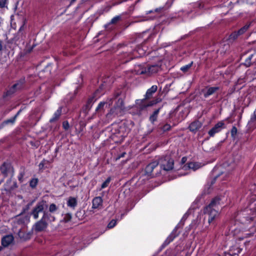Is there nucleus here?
I'll list each match as a JSON object with an SVG mask.
<instances>
[{
    "instance_id": "obj_26",
    "label": "nucleus",
    "mask_w": 256,
    "mask_h": 256,
    "mask_svg": "<svg viewBox=\"0 0 256 256\" xmlns=\"http://www.w3.org/2000/svg\"><path fill=\"white\" fill-rule=\"evenodd\" d=\"M240 36L238 32V31L237 32H232L230 36V37H229V40H236L238 36Z\"/></svg>"
},
{
    "instance_id": "obj_5",
    "label": "nucleus",
    "mask_w": 256,
    "mask_h": 256,
    "mask_svg": "<svg viewBox=\"0 0 256 256\" xmlns=\"http://www.w3.org/2000/svg\"><path fill=\"white\" fill-rule=\"evenodd\" d=\"M47 208L46 202L42 200L38 202L32 212V214L34 218L36 220L39 217V214L44 212L45 208Z\"/></svg>"
},
{
    "instance_id": "obj_9",
    "label": "nucleus",
    "mask_w": 256,
    "mask_h": 256,
    "mask_svg": "<svg viewBox=\"0 0 256 256\" xmlns=\"http://www.w3.org/2000/svg\"><path fill=\"white\" fill-rule=\"evenodd\" d=\"M158 164V162L156 161L153 162L148 164L145 168V174L148 176H154V174H152V172Z\"/></svg>"
},
{
    "instance_id": "obj_35",
    "label": "nucleus",
    "mask_w": 256,
    "mask_h": 256,
    "mask_svg": "<svg viewBox=\"0 0 256 256\" xmlns=\"http://www.w3.org/2000/svg\"><path fill=\"white\" fill-rule=\"evenodd\" d=\"M18 235L20 239L24 240L26 238L24 232L20 229L19 230Z\"/></svg>"
},
{
    "instance_id": "obj_52",
    "label": "nucleus",
    "mask_w": 256,
    "mask_h": 256,
    "mask_svg": "<svg viewBox=\"0 0 256 256\" xmlns=\"http://www.w3.org/2000/svg\"><path fill=\"white\" fill-rule=\"evenodd\" d=\"M20 110H19V111L17 112V114L14 116H16V117L18 116V115L20 114Z\"/></svg>"
},
{
    "instance_id": "obj_38",
    "label": "nucleus",
    "mask_w": 256,
    "mask_h": 256,
    "mask_svg": "<svg viewBox=\"0 0 256 256\" xmlns=\"http://www.w3.org/2000/svg\"><path fill=\"white\" fill-rule=\"evenodd\" d=\"M170 126L169 124H166L163 126L162 129L163 131L166 132L169 130L170 129Z\"/></svg>"
},
{
    "instance_id": "obj_34",
    "label": "nucleus",
    "mask_w": 256,
    "mask_h": 256,
    "mask_svg": "<svg viewBox=\"0 0 256 256\" xmlns=\"http://www.w3.org/2000/svg\"><path fill=\"white\" fill-rule=\"evenodd\" d=\"M38 184V180L36 178H34L30 182V186L32 188H34Z\"/></svg>"
},
{
    "instance_id": "obj_1",
    "label": "nucleus",
    "mask_w": 256,
    "mask_h": 256,
    "mask_svg": "<svg viewBox=\"0 0 256 256\" xmlns=\"http://www.w3.org/2000/svg\"><path fill=\"white\" fill-rule=\"evenodd\" d=\"M221 198L216 196L214 198L210 203L206 206L204 210L205 214L208 216V223L215 226L216 220L219 216V206L220 205Z\"/></svg>"
},
{
    "instance_id": "obj_51",
    "label": "nucleus",
    "mask_w": 256,
    "mask_h": 256,
    "mask_svg": "<svg viewBox=\"0 0 256 256\" xmlns=\"http://www.w3.org/2000/svg\"><path fill=\"white\" fill-rule=\"evenodd\" d=\"M154 12V11H153V10H150V11L147 12H146V14H148L152 13V12Z\"/></svg>"
},
{
    "instance_id": "obj_25",
    "label": "nucleus",
    "mask_w": 256,
    "mask_h": 256,
    "mask_svg": "<svg viewBox=\"0 0 256 256\" xmlns=\"http://www.w3.org/2000/svg\"><path fill=\"white\" fill-rule=\"evenodd\" d=\"M121 18H122L120 16H114L112 19L109 24H116L121 20Z\"/></svg>"
},
{
    "instance_id": "obj_2",
    "label": "nucleus",
    "mask_w": 256,
    "mask_h": 256,
    "mask_svg": "<svg viewBox=\"0 0 256 256\" xmlns=\"http://www.w3.org/2000/svg\"><path fill=\"white\" fill-rule=\"evenodd\" d=\"M125 110V108L123 100L119 98L116 102L115 106L112 108L110 112L106 114V117L108 118L112 119L116 116H121L122 114Z\"/></svg>"
},
{
    "instance_id": "obj_48",
    "label": "nucleus",
    "mask_w": 256,
    "mask_h": 256,
    "mask_svg": "<svg viewBox=\"0 0 256 256\" xmlns=\"http://www.w3.org/2000/svg\"><path fill=\"white\" fill-rule=\"evenodd\" d=\"M186 158L184 157L182 158V163H184L186 162Z\"/></svg>"
},
{
    "instance_id": "obj_32",
    "label": "nucleus",
    "mask_w": 256,
    "mask_h": 256,
    "mask_svg": "<svg viewBox=\"0 0 256 256\" xmlns=\"http://www.w3.org/2000/svg\"><path fill=\"white\" fill-rule=\"evenodd\" d=\"M231 136L232 138H235L237 134V128L236 126H234L231 130Z\"/></svg>"
},
{
    "instance_id": "obj_21",
    "label": "nucleus",
    "mask_w": 256,
    "mask_h": 256,
    "mask_svg": "<svg viewBox=\"0 0 256 256\" xmlns=\"http://www.w3.org/2000/svg\"><path fill=\"white\" fill-rule=\"evenodd\" d=\"M160 108L156 110H154V113L150 116V120L152 122L154 123L155 121L156 120L158 114L159 113V112L160 110Z\"/></svg>"
},
{
    "instance_id": "obj_39",
    "label": "nucleus",
    "mask_w": 256,
    "mask_h": 256,
    "mask_svg": "<svg viewBox=\"0 0 256 256\" xmlns=\"http://www.w3.org/2000/svg\"><path fill=\"white\" fill-rule=\"evenodd\" d=\"M124 56L126 57V56H128V60H126L125 62H127L128 61H129L130 60H132L133 58L132 56V54L131 53H126L124 54Z\"/></svg>"
},
{
    "instance_id": "obj_7",
    "label": "nucleus",
    "mask_w": 256,
    "mask_h": 256,
    "mask_svg": "<svg viewBox=\"0 0 256 256\" xmlns=\"http://www.w3.org/2000/svg\"><path fill=\"white\" fill-rule=\"evenodd\" d=\"M24 83V79H20L16 83L14 84L10 89L7 91L6 96H10L18 90H20L23 87Z\"/></svg>"
},
{
    "instance_id": "obj_33",
    "label": "nucleus",
    "mask_w": 256,
    "mask_h": 256,
    "mask_svg": "<svg viewBox=\"0 0 256 256\" xmlns=\"http://www.w3.org/2000/svg\"><path fill=\"white\" fill-rule=\"evenodd\" d=\"M116 220H112L108 224V228H114L116 225Z\"/></svg>"
},
{
    "instance_id": "obj_40",
    "label": "nucleus",
    "mask_w": 256,
    "mask_h": 256,
    "mask_svg": "<svg viewBox=\"0 0 256 256\" xmlns=\"http://www.w3.org/2000/svg\"><path fill=\"white\" fill-rule=\"evenodd\" d=\"M62 126L66 130L69 128V124L67 122H64L62 124Z\"/></svg>"
},
{
    "instance_id": "obj_14",
    "label": "nucleus",
    "mask_w": 256,
    "mask_h": 256,
    "mask_svg": "<svg viewBox=\"0 0 256 256\" xmlns=\"http://www.w3.org/2000/svg\"><path fill=\"white\" fill-rule=\"evenodd\" d=\"M146 98L142 100H137L136 102V104L138 106V108L140 110V112H141L146 108L148 107V104L146 102Z\"/></svg>"
},
{
    "instance_id": "obj_30",
    "label": "nucleus",
    "mask_w": 256,
    "mask_h": 256,
    "mask_svg": "<svg viewBox=\"0 0 256 256\" xmlns=\"http://www.w3.org/2000/svg\"><path fill=\"white\" fill-rule=\"evenodd\" d=\"M253 56V54H250L246 60L244 62V65L246 66H249L251 64V59Z\"/></svg>"
},
{
    "instance_id": "obj_11",
    "label": "nucleus",
    "mask_w": 256,
    "mask_h": 256,
    "mask_svg": "<svg viewBox=\"0 0 256 256\" xmlns=\"http://www.w3.org/2000/svg\"><path fill=\"white\" fill-rule=\"evenodd\" d=\"M48 226V223L42 218L36 222L34 224V230L36 232L44 230Z\"/></svg>"
},
{
    "instance_id": "obj_16",
    "label": "nucleus",
    "mask_w": 256,
    "mask_h": 256,
    "mask_svg": "<svg viewBox=\"0 0 256 256\" xmlns=\"http://www.w3.org/2000/svg\"><path fill=\"white\" fill-rule=\"evenodd\" d=\"M202 126V124L198 120H196L191 123L189 126L190 130L192 132H196L199 130Z\"/></svg>"
},
{
    "instance_id": "obj_17",
    "label": "nucleus",
    "mask_w": 256,
    "mask_h": 256,
    "mask_svg": "<svg viewBox=\"0 0 256 256\" xmlns=\"http://www.w3.org/2000/svg\"><path fill=\"white\" fill-rule=\"evenodd\" d=\"M157 89L158 86L156 85H154L150 88L148 89L145 94L146 99L150 98L153 94H154L157 90Z\"/></svg>"
},
{
    "instance_id": "obj_44",
    "label": "nucleus",
    "mask_w": 256,
    "mask_h": 256,
    "mask_svg": "<svg viewBox=\"0 0 256 256\" xmlns=\"http://www.w3.org/2000/svg\"><path fill=\"white\" fill-rule=\"evenodd\" d=\"M6 0H0V6L4 7L6 3Z\"/></svg>"
},
{
    "instance_id": "obj_23",
    "label": "nucleus",
    "mask_w": 256,
    "mask_h": 256,
    "mask_svg": "<svg viewBox=\"0 0 256 256\" xmlns=\"http://www.w3.org/2000/svg\"><path fill=\"white\" fill-rule=\"evenodd\" d=\"M192 64H193V62H192L190 63L189 64H186V66H182L180 68V70L184 72H187L189 70L190 68L192 67Z\"/></svg>"
},
{
    "instance_id": "obj_36",
    "label": "nucleus",
    "mask_w": 256,
    "mask_h": 256,
    "mask_svg": "<svg viewBox=\"0 0 256 256\" xmlns=\"http://www.w3.org/2000/svg\"><path fill=\"white\" fill-rule=\"evenodd\" d=\"M72 218V214H66L64 216V220L66 222H68Z\"/></svg>"
},
{
    "instance_id": "obj_29",
    "label": "nucleus",
    "mask_w": 256,
    "mask_h": 256,
    "mask_svg": "<svg viewBox=\"0 0 256 256\" xmlns=\"http://www.w3.org/2000/svg\"><path fill=\"white\" fill-rule=\"evenodd\" d=\"M16 116H14V118H12L10 119L7 120L2 122V126H4V125L7 124L9 123L14 124L16 120Z\"/></svg>"
},
{
    "instance_id": "obj_43",
    "label": "nucleus",
    "mask_w": 256,
    "mask_h": 256,
    "mask_svg": "<svg viewBox=\"0 0 256 256\" xmlns=\"http://www.w3.org/2000/svg\"><path fill=\"white\" fill-rule=\"evenodd\" d=\"M147 104L148 107L153 106L154 105L156 104L154 100H151L149 102H147Z\"/></svg>"
},
{
    "instance_id": "obj_24",
    "label": "nucleus",
    "mask_w": 256,
    "mask_h": 256,
    "mask_svg": "<svg viewBox=\"0 0 256 256\" xmlns=\"http://www.w3.org/2000/svg\"><path fill=\"white\" fill-rule=\"evenodd\" d=\"M188 167L190 169H192L194 170H197L198 168L199 165L198 164H197L196 162H192L188 163Z\"/></svg>"
},
{
    "instance_id": "obj_13",
    "label": "nucleus",
    "mask_w": 256,
    "mask_h": 256,
    "mask_svg": "<svg viewBox=\"0 0 256 256\" xmlns=\"http://www.w3.org/2000/svg\"><path fill=\"white\" fill-rule=\"evenodd\" d=\"M0 172L4 176H6L10 172L13 174V168L9 164L4 163L0 167Z\"/></svg>"
},
{
    "instance_id": "obj_20",
    "label": "nucleus",
    "mask_w": 256,
    "mask_h": 256,
    "mask_svg": "<svg viewBox=\"0 0 256 256\" xmlns=\"http://www.w3.org/2000/svg\"><path fill=\"white\" fill-rule=\"evenodd\" d=\"M42 218L44 221L48 220L54 221L55 220V218L54 216H52L50 214H49L46 212H44L43 216Z\"/></svg>"
},
{
    "instance_id": "obj_31",
    "label": "nucleus",
    "mask_w": 256,
    "mask_h": 256,
    "mask_svg": "<svg viewBox=\"0 0 256 256\" xmlns=\"http://www.w3.org/2000/svg\"><path fill=\"white\" fill-rule=\"evenodd\" d=\"M106 102H100L98 107L96 108V111H99V110H103L104 108V105L106 104Z\"/></svg>"
},
{
    "instance_id": "obj_10",
    "label": "nucleus",
    "mask_w": 256,
    "mask_h": 256,
    "mask_svg": "<svg viewBox=\"0 0 256 256\" xmlns=\"http://www.w3.org/2000/svg\"><path fill=\"white\" fill-rule=\"evenodd\" d=\"M224 124L222 121L218 122L211 130H210L208 132L209 135L211 136H213L215 134L224 128Z\"/></svg>"
},
{
    "instance_id": "obj_15",
    "label": "nucleus",
    "mask_w": 256,
    "mask_h": 256,
    "mask_svg": "<svg viewBox=\"0 0 256 256\" xmlns=\"http://www.w3.org/2000/svg\"><path fill=\"white\" fill-rule=\"evenodd\" d=\"M14 240V237L12 235H7L4 236L2 240V244L4 246H8Z\"/></svg>"
},
{
    "instance_id": "obj_18",
    "label": "nucleus",
    "mask_w": 256,
    "mask_h": 256,
    "mask_svg": "<svg viewBox=\"0 0 256 256\" xmlns=\"http://www.w3.org/2000/svg\"><path fill=\"white\" fill-rule=\"evenodd\" d=\"M62 107H60L58 110L54 112L53 117L50 119V122H53L57 120L62 114Z\"/></svg>"
},
{
    "instance_id": "obj_47",
    "label": "nucleus",
    "mask_w": 256,
    "mask_h": 256,
    "mask_svg": "<svg viewBox=\"0 0 256 256\" xmlns=\"http://www.w3.org/2000/svg\"><path fill=\"white\" fill-rule=\"evenodd\" d=\"M24 222V219H20L18 220V224L23 223Z\"/></svg>"
},
{
    "instance_id": "obj_6",
    "label": "nucleus",
    "mask_w": 256,
    "mask_h": 256,
    "mask_svg": "<svg viewBox=\"0 0 256 256\" xmlns=\"http://www.w3.org/2000/svg\"><path fill=\"white\" fill-rule=\"evenodd\" d=\"M160 69V66L158 64L149 66L147 68H142L140 70H138V74H152L157 72Z\"/></svg>"
},
{
    "instance_id": "obj_19",
    "label": "nucleus",
    "mask_w": 256,
    "mask_h": 256,
    "mask_svg": "<svg viewBox=\"0 0 256 256\" xmlns=\"http://www.w3.org/2000/svg\"><path fill=\"white\" fill-rule=\"evenodd\" d=\"M77 204V200L75 198L70 197L67 201L68 206L74 208Z\"/></svg>"
},
{
    "instance_id": "obj_42",
    "label": "nucleus",
    "mask_w": 256,
    "mask_h": 256,
    "mask_svg": "<svg viewBox=\"0 0 256 256\" xmlns=\"http://www.w3.org/2000/svg\"><path fill=\"white\" fill-rule=\"evenodd\" d=\"M24 172H20L18 176V179L19 181H20V182H23L22 178H24Z\"/></svg>"
},
{
    "instance_id": "obj_8",
    "label": "nucleus",
    "mask_w": 256,
    "mask_h": 256,
    "mask_svg": "<svg viewBox=\"0 0 256 256\" xmlns=\"http://www.w3.org/2000/svg\"><path fill=\"white\" fill-rule=\"evenodd\" d=\"M219 89L220 88L218 86L206 87L202 90V92L204 94V97L207 98L215 94Z\"/></svg>"
},
{
    "instance_id": "obj_54",
    "label": "nucleus",
    "mask_w": 256,
    "mask_h": 256,
    "mask_svg": "<svg viewBox=\"0 0 256 256\" xmlns=\"http://www.w3.org/2000/svg\"><path fill=\"white\" fill-rule=\"evenodd\" d=\"M72 0V1H73V2H74V1H75L76 0Z\"/></svg>"
},
{
    "instance_id": "obj_41",
    "label": "nucleus",
    "mask_w": 256,
    "mask_h": 256,
    "mask_svg": "<svg viewBox=\"0 0 256 256\" xmlns=\"http://www.w3.org/2000/svg\"><path fill=\"white\" fill-rule=\"evenodd\" d=\"M250 120L252 122H254V121L256 120V109L254 111V114H253L252 116L251 117Z\"/></svg>"
},
{
    "instance_id": "obj_46",
    "label": "nucleus",
    "mask_w": 256,
    "mask_h": 256,
    "mask_svg": "<svg viewBox=\"0 0 256 256\" xmlns=\"http://www.w3.org/2000/svg\"><path fill=\"white\" fill-rule=\"evenodd\" d=\"M44 166V162H43V161H42V162L39 164V167H40V168H43V166Z\"/></svg>"
},
{
    "instance_id": "obj_28",
    "label": "nucleus",
    "mask_w": 256,
    "mask_h": 256,
    "mask_svg": "<svg viewBox=\"0 0 256 256\" xmlns=\"http://www.w3.org/2000/svg\"><path fill=\"white\" fill-rule=\"evenodd\" d=\"M111 180V178L110 177H108L102 184L101 189L104 188L108 186Z\"/></svg>"
},
{
    "instance_id": "obj_4",
    "label": "nucleus",
    "mask_w": 256,
    "mask_h": 256,
    "mask_svg": "<svg viewBox=\"0 0 256 256\" xmlns=\"http://www.w3.org/2000/svg\"><path fill=\"white\" fill-rule=\"evenodd\" d=\"M124 129L125 128L123 126H120L117 124L114 126L111 130L112 139L114 140L115 138H118L120 140H122L126 136L124 132Z\"/></svg>"
},
{
    "instance_id": "obj_53",
    "label": "nucleus",
    "mask_w": 256,
    "mask_h": 256,
    "mask_svg": "<svg viewBox=\"0 0 256 256\" xmlns=\"http://www.w3.org/2000/svg\"><path fill=\"white\" fill-rule=\"evenodd\" d=\"M124 154H125V152L122 153V154L121 155V156H120L119 158L124 156Z\"/></svg>"
},
{
    "instance_id": "obj_22",
    "label": "nucleus",
    "mask_w": 256,
    "mask_h": 256,
    "mask_svg": "<svg viewBox=\"0 0 256 256\" xmlns=\"http://www.w3.org/2000/svg\"><path fill=\"white\" fill-rule=\"evenodd\" d=\"M250 26V24H246L243 27H242L240 29L238 32L240 36L244 34L249 28Z\"/></svg>"
},
{
    "instance_id": "obj_3",
    "label": "nucleus",
    "mask_w": 256,
    "mask_h": 256,
    "mask_svg": "<svg viewBox=\"0 0 256 256\" xmlns=\"http://www.w3.org/2000/svg\"><path fill=\"white\" fill-rule=\"evenodd\" d=\"M160 168L164 170H170L173 168L174 161L169 156L162 158L158 162Z\"/></svg>"
},
{
    "instance_id": "obj_50",
    "label": "nucleus",
    "mask_w": 256,
    "mask_h": 256,
    "mask_svg": "<svg viewBox=\"0 0 256 256\" xmlns=\"http://www.w3.org/2000/svg\"><path fill=\"white\" fill-rule=\"evenodd\" d=\"M2 42L0 41V53L2 52Z\"/></svg>"
},
{
    "instance_id": "obj_12",
    "label": "nucleus",
    "mask_w": 256,
    "mask_h": 256,
    "mask_svg": "<svg viewBox=\"0 0 256 256\" xmlns=\"http://www.w3.org/2000/svg\"><path fill=\"white\" fill-rule=\"evenodd\" d=\"M92 208L94 209H100L102 207L103 200L100 196H96L92 200Z\"/></svg>"
},
{
    "instance_id": "obj_27",
    "label": "nucleus",
    "mask_w": 256,
    "mask_h": 256,
    "mask_svg": "<svg viewBox=\"0 0 256 256\" xmlns=\"http://www.w3.org/2000/svg\"><path fill=\"white\" fill-rule=\"evenodd\" d=\"M58 209V207L54 204H52L49 206V212L51 213H53L56 211Z\"/></svg>"
},
{
    "instance_id": "obj_37",
    "label": "nucleus",
    "mask_w": 256,
    "mask_h": 256,
    "mask_svg": "<svg viewBox=\"0 0 256 256\" xmlns=\"http://www.w3.org/2000/svg\"><path fill=\"white\" fill-rule=\"evenodd\" d=\"M175 237L176 236L173 234V232L172 233L168 238L167 240H166V242H168V243L172 241Z\"/></svg>"
},
{
    "instance_id": "obj_45",
    "label": "nucleus",
    "mask_w": 256,
    "mask_h": 256,
    "mask_svg": "<svg viewBox=\"0 0 256 256\" xmlns=\"http://www.w3.org/2000/svg\"><path fill=\"white\" fill-rule=\"evenodd\" d=\"M161 100H162L160 98H157L156 100H154V101L155 102L156 104L160 102L161 101Z\"/></svg>"
},
{
    "instance_id": "obj_49",
    "label": "nucleus",
    "mask_w": 256,
    "mask_h": 256,
    "mask_svg": "<svg viewBox=\"0 0 256 256\" xmlns=\"http://www.w3.org/2000/svg\"><path fill=\"white\" fill-rule=\"evenodd\" d=\"M161 10H162L161 8H157L155 9L154 11L155 12H158L160 11Z\"/></svg>"
}]
</instances>
